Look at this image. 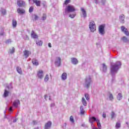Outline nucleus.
I'll use <instances>...</instances> for the list:
<instances>
[{
    "instance_id": "obj_1",
    "label": "nucleus",
    "mask_w": 129,
    "mask_h": 129,
    "mask_svg": "<svg viewBox=\"0 0 129 129\" xmlns=\"http://www.w3.org/2000/svg\"><path fill=\"white\" fill-rule=\"evenodd\" d=\"M121 67V62L120 61H116L115 63H111L110 65V72L112 76L118 72V70Z\"/></svg>"
},
{
    "instance_id": "obj_2",
    "label": "nucleus",
    "mask_w": 129,
    "mask_h": 129,
    "mask_svg": "<svg viewBox=\"0 0 129 129\" xmlns=\"http://www.w3.org/2000/svg\"><path fill=\"white\" fill-rule=\"evenodd\" d=\"M92 83V78L91 76H87L84 80V86L86 88H89L90 85Z\"/></svg>"
},
{
    "instance_id": "obj_3",
    "label": "nucleus",
    "mask_w": 129,
    "mask_h": 129,
    "mask_svg": "<svg viewBox=\"0 0 129 129\" xmlns=\"http://www.w3.org/2000/svg\"><path fill=\"white\" fill-rule=\"evenodd\" d=\"M73 12H75V7L72 5H69V6H66L63 15H67V14L69 13H73Z\"/></svg>"
},
{
    "instance_id": "obj_4",
    "label": "nucleus",
    "mask_w": 129,
    "mask_h": 129,
    "mask_svg": "<svg viewBox=\"0 0 129 129\" xmlns=\"http://www.w3.org/2000/svg\"><path fill=\"white\" fill-rule=\"evenodd\" d=\"M89 29L92 33H94L95 31H96V25H95V22L94 21H91L89 23Z\"/></svg>"
},
{
    "instance_id": "obj_5",
    "label": "nucleus",
    "mask_w": 129,
    "mask_h": 129,
    "mask_svg": "<svg viewBox=\"0 0 129 129\" xmlns=\"http://www.w3.org/2000/svg\"><path fill=\"white\" fill-rule=\"evenodd\" d=\"M99 33L100 35H103L105 34V31L104 30V25H100L99 27Z\"/></svg>"
},
{
    "instance_id": "obj_6",
    "label": "nucleus",
    "mask_w": 129,
    "mask_h": 129,
    "mask_svg": "<svg viewBox=\"0 0 129 129\" xmlns=\"http://www.w3.org/2000/svg\"><path fill=\"white\" fill-rule=\"evenodd\" d=\"M55 65L57 67H60L61 65V58L60 57H56L55 61Z\"/></svg>"
},
{
    "instance_id": "obj_7",
    "label": "nucleus",
    "mask_w": 129,
    "mask_h": 129,
    "mask_svg": "<svg viewBox=\"0 0 129 129\" xmlns=\"http://www.w3.org/2000/svg\"><path fill=\"white\" fill-rule=\"evenodd\" d=\"M17 5L18 7L22 8V7L26 6V3L24 1L19 0L17 1Z\"/></svg>"
},
{
    "instance_id": "obj_8",
    "label": "nucleus",
    "mask_w": 129,
    "mask_h": 129,
    "mask_svg": "<svg viewBox=\"0 0 129 129\" xmlns=\"http://www.w3.org/2000/svg\"><path fill=\"white\" fill-rule=\"evenodd\" d=\"M121 30L126 36H129L128 31H127V29L125 28L124 26H121Z\"/></svg>"
},
{
    "instance_id": "obj_9",
    "label": "nucleus",
    "mask_w": 129,
    "mask_h": 129,
    "mask_svg": "<svg viewBox=\"0 0 129 129\" xmlns=\"http://www.w3.org/2000/svg\"><path fill=\"white\" fill-rule=\"evenodd\" d=\"M124 19H125V16H124V15L121 14L119 16V22H120V23H121V24H124V23L125 22L124 21Z\"/></svg>"
},
{
    "instance_id": "obj_10",
    "label": "nucleus",
    "mask_w": 129,
    "mask_h": 129,
    "mask_svg": "<svg viewBox=\"0 0 129 129\" xmlns=\"http://www.w3.org/2000/svg\"><path fill=\"white\" fill-rule=\"evenodd\" d=\"M23 54H24V56L25 58H28L29 56H30V55H31V54H32V53L31 52V51H30L28 50H25L23 51Z\"/></svg>"
},
{
    "instance_id": "obj_11",
    "label": "nucleus",
    "mask_w": 129,
    "mask_h": 129,
    "mask_svg": "<svg viewBox=\"0 0 129 129\" xmlns=\"http://www.w3.org/2000/svg\"><path fill=\"white\" fill-rule=\"evenodd\" d=\"M72 64L73 65H77L78 64V59L76 57H72L71 58Z\"/></svg>"
},
{
    "instance_id": "obj_12",
    "label": "nucleus",
    "mask_w": 129,
    "mask_h": 129,
    "mask_svg": "<svg viewBox=\"0 0 129 129\" xmlns=\"http://www.w3.org/2000/svg\"><path fill=\"white\" fill-rule=\"evenodd\" d=\"M37 76L38 78H39L40 79H42V78L44 77V73L43 71L40 70L39 71H38L37 73Z\"/></svg>"
},
{
    "instance_id": "obj_13",
    "label": "nucleus",
    "mask_w": 129,
    "mask_h": 129,
    "mask_svg": "<svg viewBox=\"0 0 129 129\" xmlns=\"http://www.w3.org/2000/svg\"><path fill=\"white\" fill-rule=\"evenodd\" d=\"M89 122L91 124V125H93V122L94 121H97V119L95 118V117H89Z\"/></svg>"
},
{
    "instance_id": "obj_14",
    "label": "nucleus",
    "mask_w": 129,
    "mask_h": 129,
    "mask_svg": "<svg viewBox=\"0 0 129 129\" xmlns=\"http://www.w3.org/2000/svg\"><path fill=\"white\" fill-rule=\"evenodd\" d=\"M19 105H20V100H16L13 102V106H14V107L17 108Z\"/></svg>"
},
{
    "instance_id": "obj_15",
    "label": "nucleus",
    "mask_w": 129,
    "mask_h": 129,
    "mask_svg": "<svg viewBox=\"0 0 129 129\" xmlns=\"http://www.w3.org/2000/svg\"><path fill=\"white\" fill-rule=\"evenodd\" d=\"M51 125H52V122L48 121V122H47V123H45V129L50 128Z\"/></svg>"
},
{
    "instance_id": "obj_16",
    "label": "nucleus",
    "mask_w": 129,
    "mask_h": 129,
    "mask_svg": "<svg viewBox=\"0 0 129 129\" xmlns=\"http://www.w3.org/2000/svg\"><path fill=\"white\" fill-rule=\"evenodd\" d=\"M32 2L36 5V7H41V1L38 0H32Z\"/></svg>"
},
{
    "instance_id": "obj_17",
    "label": "nucleus",
    "mask_w": 129,
    "mask_h": 129,
    "mask_svg": "<svg viewBox=\"0 0 129 129\" xmlns=\"http://www.w3.org/2000/svg\"><path fill=\"white\" fill-rule=\"evenodd\" d=\"M61 80L63 81H65L67 79V74L66 73H63L61 76Z\"/></svg>"
},
{
    "instance_id": "obj_18",
    "label": "nucleus",
    "mask_w": 129,
    "mask_h": 129,
    "mask_svg": "<svg viewBox=\"0 0 129 129\" xmlns=\"http://www.w3.org/2000/svg\"><path fill=\"white\" fill-rule=\"evenodd\" d=\"M31 38H33V39H37L38 35L35 33V32H34V30L32 31V32L31 33Z\"/></svg>"
},
{
    "instance_id": "obj_19",
    "label": "nucleus",
    "mask_w": 129,
    "mask_h": 129,
    "mask_svg": "<svg viewBox=\"0 0 129 129\" xmlns=\"http://www.w3.org/2000/svg\"><path fill=\"white\" fill-rule=\"evenodd\" d=\"M17 13L20 15H23L26 13V11L24 9H21L20 8L17 9Z\"/></svg>"
},
{
    "instance_id": "obj_20",
    "label": "nucleus",
    "mask_w": 129,
    "mask_h": 129,
    "mask_svg": "<svg viewBox=\"0 0 129 129\" xmlns=\"http://www.w3.org/2000/svg\"><path fill=\"white\" fill-rule=\"evenodd\" d=\"M81 12H82L83 18H84V19H85V18H86V17H87V15L86 14V11L83 8H81Z\"/></svg>"
},
{
    "instance_id": "obj_21",
    "label": "nucleus",
    "mask_w": 129,
    "mask_h": 129,
    "mask_svg": "<svg viewBox=\"0 0 129 129\" xmlns=\"http://www.w3.org/2000/svg\"><path fill=\"white\" fill-rule=\"evenodd\" d=\"M80 114L81 115H83L85 112V110H84V106H81L80 108Z\"/></svg>"
},
{
    "instance_id": "obj_22",
    "label": "nucleus",
    "mask_w": 129,
    "mask_h": 129,
    "mask_svg": "<svg viewBox=\"0 0 129 129\" xmlns=\"http://www.w3.org/2000/svg\"><path fill=\"white\" fill-rule=\"evenodd\" d=\"M32 62L33 65H35V66H38V65H39V61H38L36 58H33L32 60Z\"/></svg>"
},
{
    "instance_id": "obj_23",
    "label": "nucleus",
    "mask_w": 129,
    "mask_h": 129,
    "mask_svg": "<svg viewBox=\"0 0 129 129\" xmlns=\"http://www.w3.org/2000/svg\"><path fill=\"white\" fill-rule=\"evenodd\" d=\"M102 66V71L105 73L106 71H107V67H106V65L105 64V63H103Z\"/></svg>"
},
{
    "instance_id": "obj_24",
    "label": "nucleus",
    "mask_w": 129,
    "mask_h": 129,
    "mask_svg": "<svg viewBox=\"0 0 129 129\" xmlns=\"http://www.w3.org/2000/svg\"><path fill=\"white\" fill-rule=\"evenodd\" d=\"M9 93H10V92H9L7 89H5L3 97H8V96H9Z\"/></svg>"
},
{
    "instance_id": "obj_25",
    "label": "nucleus",
    "mask_w": 129,
    "mask_h": 129,
    "mask_svg": "<svg viewBox=\"0 0 129 129\" xmlns=\"http://www.w3.org/2000/svg\"><path fill=\"white\" fill-rule=\"evenodd\" d=\"M121 40L124 43H128L129 41L128 38H126L125 36H123Z\"/></svg>"
},
{
    "instance_id": "obj_26",
    "label": "nucleus",
    "mask_w": 129,
    "mask_h": 129,
    "mask_svg": "<svg viewBox=\"0 0 129 129\" xmlns=\"http://www.w3.org/2000/svg\"><path fill=\"white\" fill-rule=\"evenodd\" d=\"M16 69L18 73L19 74H23V71H22V69H21V68L17 67Z\"/></svg>"
},
{
    "instance_id": "obj_27",
    "label": "nucleus",
    "mask_w": 129,
    "mask_h": 129,
    "mask_svg": "<svg viewBox=\"0 0 129 129\" xmlns=\"http://www.w3.org/2000/svg\"><path fill=\"white\" fill-rule=\"evenodd\" d=\"M82 102L84 106H86V105H87V102H86V100H85V98H82Z\"/></svg>"
},
{
    "instance_id": "obj_28",
    "label": "nucleus",
    "mask_w": 129,
    "mask_h": 129,
    "mask_svg": "<svg viewBox=\"0 0 129 129\" xmlns=\"http://www.w3.org/2000/svg\"><path fill=\"white\" fill-rule=\"evenodd\" d=\"M12 26L13 28H16L17 27V21L15 19L12 21Z\"/></svg>"
},
{
    "instance_id": "obj_29",
    "label": "nucleus",
    "mask_w": 129,
    "mask_h": 129,
    "mask_svg": "<svg viewBox=\"0 0 129 129\" xmlns=\"http://www.w3.org/2000/svg\"><path fill=\"white\" fill-rule=\"evenodd\" d=\"M36 43L38 46H42V45H43V42L41 40H36Z\"/></svg>"
},
{
    "instance_id": "obj_30",
    "label": "nucleus",
    "mask_w": 129,
    "mask_h": 129,
    "mask_svg": "<svg viewBox=\"0 0 129 129\" xmlns=\"http://www.w3.org/2000/svg\"><path fill=\"white\" fill-rule=\"evenodd\" d=\"M120 126H121L120 122L119 121H118L116 123L115 127H116V128H120Z\"/></svg>"
},
{
    "instance_id": "obj_31",
    "label": "nucleus",
    "mask_w": 129,
    "mask_h": 129,
    "mask_svg": "<svg viewBox=\"0 0 129 129\" xmlns=\"http://www.w3.org/2000/svg\"><path fill=\"white\" fill-rule=\"evenodd\" d=\"M121 98H122V95L121 94V93H119L118 94V95L117 96V99H118V100H120Z\"/></svg>"
},
{
    "instance_id": "obj_32",
    "label": "nucleus",
    "mask_w": 129,
    "mask_h": 129,
    "mask_svg": "<svg viewBox=\"0 0 129 129\" xmlns=\"http://www.w3.org/2000/svg\"><path fill=\"white\" fill-rule=\"evenodd\" d=\"M97 126L99 129L101 128V124H100V122L99 121V119L97 120Z\"/></svg>"
},
{
    "instance_id": "obj_33",
    "label": "nucleus",
    "mask_w": 129,
    "mask_h": 129,
    "mask_svg": "<svg viewBox=\"0 0 129 129\" xmlns=\"http://www.w3.org/2000/svg\"><path fill=\"white\" fill-rule=\"evenodd\" d=\"M116 116V114H115V113L112 111L111 114V119H113V118H114V117H115Z\"/></svg>"
},
{
    "instance_id": "obj_34",
    "label": "nucleus",
    "mask_w": 129,
    "mask_h": 129,
    "mask_svg": "<svg viewBox=\"0 0 129 129\" xmlns=\"http://www.w3.org/2000/svg\"><path fill=\"white\" fill-rule=\"evenodd\" d=\"M9 52L10 54H14L15 53V47H13L12 49H10Z\"/></svg>"
},
{
    "instance_id": "obj_35",
    "label": "nucleus",
    "mask_w": 129,
    "mask_h": 129,
    "mask_svg": "<svg viewBox=\"0 0 129 129\" xmlns=\"http://www.w3.org/2000/svg\"><path fill=\"white\" fill-rule=\"evenodd\" d=\"M47 19V15H46L45 14H43L42 17V20L45 21Z\"/></svg>"
},
{
    "instance_id": "obj_36",
    "label": "nucleus",
    "mask_w": 129,
    "mask_h": 129,
    "mask_svg": "<svg viewBox=\"0 0 129 129\" xmlns=\"http://www.w3.org/2000/svg\"><path fill=\"white\" fill-rule=\"evenodd\" d=\"M109 98L110 100H112L113 99V95H112L111 93H109Z\"/></svg>"
},
{
    "instance_id": "obj_37",
    "label": "nucleus",
    "mask_w": 129,
    "mask_h": 129,
    "mask_svg": "<svg viewBox=\"0 0 129 129\" xmlns=\"http://www.w3.org/2000/svg\"><path fill=\"white\" fill-rule=\"evenodd\" d=\"M70 120L73 123H74V117L73 116H71L70 117Z\"/></svg>"
},
{
    "instance_id": "obj_38",
    "label": "nucleus",
    "mask_w": 129,
    "mask_h": 129,
    "mask_svg": "<svg viewBox=\"0 0 129 129\" xmlns=\"http://www.w3.org/2000/svg\"><path fill=\"white\" fill-rule=\"evenodd\" d=\"M48 81H49V76L48 75H46L44 78V81L45 82H47Z\"/></svg>"
},
{
    "instance_id": "obj_39",
    "label": "nucleus",
    "mask_w": 129,
    "mask_h": 129,
    "mask_svg": "<svg viewBox=\"0 0 129 129\" xmlns=\"http://www.w3.org/2000/svg\"><path fill=\"white\" fill-rule=\"evenodd\" d=\"M1 13L3 15H6L7 14V11L5 9H2Z\"/></svg>"
},
{
    "instance_id": "obj_40",
    "label": "nucleus",
    "mask_w": 129,
    "mask_h": 129,
    "mask_svg": "<svg viewBox=\"0 0 129 129\" xmlns=\"http://www.w3.org/2000/svg\"><path fill=\"white\" fill-rule=\"evenodd\" d=\"M75 16H76V14H70L69 17L70 18H71V19H74V18H75Z\"/></svg>"
},
{
    "instance_id": "obj_41",
    "label": "nucleus",
    "mask_w": 129,
    "mask_h": 129,
    "mask_svg": "<svg viewBox=\"0 0 129 129\" xmlns=\"http://www.w3.org/2000/svg\"><path fill=\"white\" fill-rule=\"evenodd\" d=\"M33 11H34V8L33 7H31L30 8H29V13H33Z\"/></svg>"
},
{
    "instance_id": "obj_42",
    "label": "nucleus",
    "mask_w": 129,
    "mask_h": 129,
    "mask_svg": "<svg viewBox=\"0 0 129 129\" xmlns=\"http://www.w3.org/2000/svg\"><path fill=\"white\" fill-rule=\"evenodd\" d=\"M85 96L87 100H89V95H88V94H85Z\"/></svg>"
},
{
    "instance_id": "obj_43",
    "label": "nucleus",
    "mask_w": 129,
    "mask_h": 129,
    "mask_svg": "<svg viewBox=\"0 0 129 129\" xmlns=\"http://www.w3.org/2000/svg\"><path fill=\"white\" fill-rule=\"evenodd\" d=\"M11 43H12V40L11 39H8L6 41V44H11Z\"/></svg>"
},
{
    "instance_id": "obj_44",
    "label": "nucleus",
    "mask_w": 129,
    "mask_h": 129,
    "mask_svg": "<svg viewBox=\"0 0 129 129\" xmlns=\"http://www.w3.org/2000/svg\"><path fill=\"white\" fill-rule=\"evenodd\" d=\"M106 2V0H101V3L102 5H103V6H104L105 5Z\"/></svg>"
},
{
    "instance_id": "obj_45",
    "label": "nucleus",
    "mask_w": 129,
    "mask_h": 129,
    "mask_svg": "<svg viewBox=\"0 0 129 129\" xmlns=\"http://www.w3.org/2000/svg\"><path fill=\"white\" fill-rule=\"evenodd\" d=\"M7 87L8 89H11V88H13V87L12 86V84H10L9 85L7 86Z\"/></svg>"
},
{
    "instance_id": "obj_46",
    "label": "nucleus",
    "mask_w": 129,
    "mask_h": 129,
    "mask_svg": "<svg viewBox=\"0 0 129 129\" xmlns=\"http://www.w3.org/2000/svg\"><path fill=\"white\" fill-rule=\"evenodd\" d=\"M69 3H70V0H66L64 2V5H67L69 4Z\"/></svg>"
},
{
    "instance_id": "obj_47",
    "label": "nucleus",
    "mask_w": 129,
    "mask_h": 129,
    "mask_svg": "<svg viewBox=\"0 0 129 129\" xmlns=\"http://www.w3.org/2000/svg\"><path fill=\"white\" fill-rule=\"evenodd\" d=\"M32 123H33V124H34V125H35L36 124H38V122L36 120H33L32 121Z\"/></svg>"
},
{
    "instance_id": "obj_48",
    "label": "nucleus",
    "mask_w": 129,
    "mask_h": 129,
    "mask_svg": "<svg viewBox=\"0 0 129 129\" xmlns=\"http://www.w3.org/2000/svg\"><path fill=\"white\" fill-rule=\"evenodd\" d=\"M34 19L35 20V21H37V20L39 19V17H38V16H37L36 15H34Z\"/></svg>"
},
{
    "instance_id": "obj_49",
    "label": "nucleus",
    "mask_w": 129,
    "mask_h": 129,
    "mask_svg": "<svg viewBox=\"0 0 129 129\" xmlns=\"http://www.w3.org/2000/svg\"><path fill=\"white\" fill-rule=\"evenodd\" d=\"M42 5L43 6V8H46V7H47V5H46V2H43L42 3Z\"/></svg>"
},
{
    "instance_id": "obj_50",
    "label": "nucleus",
    "mask_w": 129,
    "mask_h": 129,
    "mask_svg": "<svg viewBox=\"0 0 129 129\" xmlns=\"http://www.w3.org/2000/svg\"><path fill=\"white\" fill-rule=\"evenodd\" d=\"M95 3L97 5V4H99V2L98 0H94Z\"/></svg>"
},
{
    "instance_id": "obj_51",
    "label": "nucleus",
    "mask_w": 129,
    "mask_h": 129,
    "mask_svg": "<svg viewBox=\"0 0 129 129\" xmlns=\"http://www.w3.org/2000/svg\"><path fill=\"white\" fill-rule=\"evenodd\" d=\"M102 116L104 118H105L106 117V114L103 113Z\"/></svg>"
},
{
    "instance_id": "obj_52",
    "label": "nucleus",
    "mask_w": 129,
    "mask_h": 129,
    "mask_svg": "<svg viewBox=\"0 0 129 129\" xmlns=\"http://www.w3.org/2000/svg\"><path fill=\"white\" fill-rule=\"evenodd\" d=\"M9 111H13V107H10L9 109Z\"/></svg>"
},
{
    "instance_id": "obj_53",
    "label": "nucleus",
    "mask_w": 129,
    "mask_h": 129,
    "mask_svg": "<svg viewBox=\"0 0 129 129\" xmlns=\"http://www.w3.org/2000/svg\"><path fill=\"white\" fill-rule=\"evenodd\" d=\"M5 35V32H2L0 33V36H4Z\"/></svg>"
},
{
    "instance_id": "obj_54",
    "label": "nucleus",
    "mask_w": 129,
    "mask_h": 129,
    "mask_svg": "<svg viewBox=\"0 0 129 129\" xmlns=\"http://www.w3.org/2000/svg\"><path fill=\"white\" fill-rule=\"evenodd\" d=\"M48 47L49 48H52V45L51 44V43H48Z\"/></svg>"
},
{
    "instance_id": "obj_55",
    "label": "nucleus",
    "mask_w": 129,
    "mask_h": 129,
    "mask_svg": "<svg viewBox=\"0 0 129 129\" xmlns=\"http://www.w3.org/2000/svg\"><path fill=\"white\" fill-rule=\"evenodd\" d=\"M50 106L51 107H54V106H55V104L54 103L51 104Z\"/></svg>"
},
{
    "instance_id": "obj_56",
    "label": "nucleus",
    "mask_w": 129,
    "mask_h": 129,
    "mask_svg": "<svg viewBox=\"0 0 129 129\" xmlns=\"http://www.w3.org/2000/svg\"><path fill=\"white\" fill-rule=\"evenodd\" d=\"M16 121H18V118H15L14 120H13V122L15 123L16 122Z\"/></svg>"
},
{
    "instance_id": "obj_57",
    "label": "nucleus",
    "mask_w": 129,
    "mask_h": 129,
    "mask_svg": "<svg viewBox=\"0 0 129 129\" xmlns=\"http://www.w3.org/2000/svg\"><path fill=\"white\" fill-rule=\"evenodd\" d=\"M4 118H8V117H7V115H5Z\"/></svg>"
},
{
    "instance_id": "obj_58",
    "label": "nucleus",
    "mask_w": 129,
    "mask_h": 129,
    "mask_svg": "<svg viewBox=\"0 0 129 129\" xmlns=\"http://www.w3.org/2000/svg\"><path fill=\"white\" fill-rule=\"evenodd\" d=\"M44 97L45 99H46V98L47 97V95H44Z\"/></svg>"
},
{
    "instance_id": "obj_59",
    "label": "nucleus",
    "mask_w": 129,
    "mask_h": 129,
    "mask_svg": "<svg viewBox=\"0 0 129 129\" xmlns=\"http://www.w3.org/2000/svg\"><path fill=\"white\" fill-rule=\"evenodd\" d=\"M6 113H7V111H4L5 115H6Z\"/></svg>"
},
{
    "instance_id": "obj_60",
    "label": "nucleus",
    "mask_w": 129,
    "mask_h": 129,
    "mask_svg": "<svg viewBox=\"0 0 129 129\" xmlns=\"http://www.w3.org/2000/svg\"><path fill=\"white\" fill-rule=\"evenodd\" d=\"M67 125V123H64V126L66 127Z\"/></svg>"
},
{
    "instance_id": "obj_61",
    "label": "nucleus",
    "mask_w": 129,
    "mask_h": 129,
    "mask_svg": "<svg viewBox=\"0 0 129 129\" xmlns=\"http://www.w3.org/2000/svg\"><path fill=\"white\" fill-rule=\"evenodd\" d=\"M93 129H98V128L94 127L93 128Z\"/></svg>"
},
{
    "instance_id": "obj_62",
    "label": "nucleus",
    "mask_w": 129,
    "mask_h": 129,
    "mask_svg": "<svg viewBox=\"0 0 129 129\" xmlns=\"http://www.w3.org/2000/svg\"><path fill=\"white\" fill-rule=\"evenodd\" d=\"M34 129H39V127H36V128H35Z\"/></svg>"
},
{
    "instance_id": "obj_63",
    "label": "nucleus",
    "mask_w": 129,
    "mask_h": 129,
    "mask_svg": "<svg viewBox=\"0 0 129 129\" xmlns=\"http://www.w3.org/2000/svg\"><path fill=\"white\" fill-rule=\"evenodd\" d=\"M29 1V3H30L31 2V0H28Z\"/></svg>"
},
{
    "instance_id": "obj_64",
    "label": "nucleus",
    "mask_w": 129,
    "mask_h": 129,
    "mask_svg": "<svg viewBox=\"0 0 129 129\" xmlns=\"http://www.w3.org/2000/svg\"><path fill=\"white\" fill-rule=\"evenodd\" d=\"M126 124H128V122H126Z\"/></svg>"
}]
</instances>
